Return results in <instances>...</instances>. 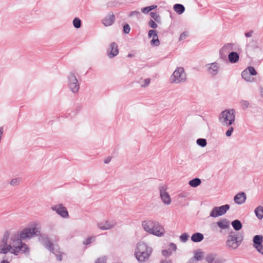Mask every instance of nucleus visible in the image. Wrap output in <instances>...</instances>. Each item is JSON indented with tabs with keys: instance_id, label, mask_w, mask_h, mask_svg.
I'll use <instances>...</instances> for the list:
<instances>
[{
	"instance_id": "obj_1",
	"label": "nucleus",
	"mask_w": 263,
	"mask_h": 263,
	"mask_svg": "<svg viewBox=\"0 0 263 263\" xmlns=\"http://www.w3.org/2000/svg\"><path fill=\"white\" fill-rule=\"evenodd\" d=\"M9 251L17 255L19 253H28L29 249L25 243L15 240L12 235L9 239L8 235L5 234L0 242V253L6 254Z\"/></svg>"
},
{
	"instance_id": "obj_2",
	"label": "nucleus",
	"mask_w": 263,
	"mask_h": 263,
	"mask_svg": "<svg viewBox=\"0 0 263 263\" xmlns=\"http://www.w3.org/2000/svg\"><path fill=\"white\" fill-rule=\"evenodd\" d=\"M41 226L36 222L33 223L32 227L26 228L16 235H12L15 240H19L21 242L22 240L30 239L34 236L39 235L41 233Z\"/></svg>"
},
{
	"instance_id": "obj_3",
	"label": "nucleus",
	"mask_w": 263,
	"mask_h": 263,
	"mask_svg": "<svg viewBox=\"0 0 263 263\" xmlns=\"http://www.w3.org/2000/svg\"><path fill=\"white\" fill-rule=\"evenodd\" d=\"M142 227L149 234L160 237L164 235V228L157 221L151 220L143 221Z\"/></svg>"
},
{
	"instance_id": "obj_4",
	"label": "nucleus",
	"mask_w": 263,
	"mask_h": 263,
	"mask_svg": "<svg viewBox=\"0 0 263 263\" xmlns=\"http://www.w3.org/2000/svg\"><path fill=\"white\" fill-rule=\"evenodd\" d=\"M152 252V249L145 243L140 242L137 243L135 251V255L139 262L147 261Z\"/></svg>"
},
{
	"instance_id": "obj_5",
	"label": "nucleus",
	"mask_w": 263,
	"mask_h": 263,
	"mask_svg": "<svg viewBox=\"0 0 263 263\" xmlns=\"http://www.w3.org/2000/svg\"><path fill=\"white\" fill-rule=\"evenodd\" d=\"M236 112L233 109H227L221 111L218 117L219 123L224 126H229L235 121Z\"/></svg>"
},
{
	"instance_id": "obj_6",
	"label": "nucleus",
	"mask_w": 263,
	"mask_h": 263,
	"mask_svg": "<svg viewBox=\"0 0 263 263\" xmlns=\"http://www.w3.org/2000/svg\"><path fill=\"white\" fill-rule=\"evenodd\" d=\"M243 239V236L242 234L231 231L227 237L226 246L228 249L235 250L241 245Z\"/></svg>"
},
{
	"instance_id": "obj_7",
	"label": "nucleus",
	"mask_w": 263,
	"mask_h": 263,
	"mask_svg": "<svg viewBox=\"0 0 263 263\" xmlns=\"http://www.w3.org/2000/svg\"><path fill=\"white\" fill-rule=\"evenodd\" d=\"M186 80V73L184 68L181 67H177L170 77L171 82L175 84L183 83Z\"/></svg>"
},
{
	"instance_id": "obj_8",
	"label": "nucleus",
	"mask_w": 263,
	"mask_h": 263,
	"mask_svg": "<svg viewBox=\"0 0 263 263\" xmlns=\"http://www.w3.org/2000/svg\"><path fill=\"white\" fill-rule=\"evenodd\" d=\"M40 240L41 241L42 243L45 247H46L47 249H48L50 251L52 252L56 255L57 258L58 260L61 261L62 260V256L60 252L59 251V247H54L52 243H51L48 237L44 236H41Z\"/></svg>"
},
{
	"instance_id": "obj_9",
	"label": "nucleus",
	"mask_w": 263,
	"mask_h": 263,
	"mask_svg": "<svg viewBox=\"0 0 263 263\" xmlns=\"http://www.w3.org/2000/svg\"><path fill=\"white\" fill-rule=\"evenodd\" d=\"M230 205L225 204L220 206H215L211 211L210 216L212 217H217L222 216L226 214L230 209Z\"/></svg>"
},
{
	"instance_id": "obj_10",
	"label": "nucleus",
	"mask_w": 263,
	"mask_h": 263,
	"mask_svg": "<svg viewBox=\"0 0 263 263\" xmlns=\"http://www.w3.org/2000/svg\"><path fill=\"white\" fill-rule=\"evenodd\" d=\"M257 74V72L254 68L252 66H249L245 69L241 73L242 78L247 82H252L254 81V79L252 77L253 76Z\"/></svg>"
},
{
	"instance_id": "obj_11",
	"label": "nucleus",
	"mask_w": 263,
	"mask_h": 263,
	"mask_svg": "<svg viewBox=\"0 0 263 263\" xmlns=\"http://www.w3.org/2000/svg\"><path fill=\"white\" fill-rule=\"evenodd\" d=\"M167 187L165 185H161L159 187L160 196L162 202L168 205L171 203V198L168 192H166Z\"/></svg>"
},
{
	"instance_id": "obj_12",
	"label": "nucleus",
	"mask_w": 263,
	"mask_h": 263,
	"mask_svg": "<svg viewBox=\"0 0 263 263\" xmlns=\"http://www.w3.org/2000/svg\"><path fill=\"white\" fill-rule=\"evenodd\" d=\"M263 236L262 235H255L253 238V247L263 255Z\"/></svg>"
},
{
	"instance_id": "obj_13",
	"label": "nucleus",
	"mask_w": 263,
	"mask_h": 263,
	"mask_svg": "<svg viewBox=\"0 0 263 263\" xmlns=\"http://www.w3.org/2000/svg\"><path fill=\"white\" fill-rule=\"evenodd\" d=\"M116 222L114 220H105L98 222L97 227L102 230H108L115 227Z\"/></svg>"
},
{
	"instance_id": "obj_14",
	"label": "nucleus",
	"mask_w": 263,
	"mask_h": 263,
	"mask_svg": "<svg viewBox=\"0 0 263 263\" xmlns=\"http://www.w3.org/2000/svg\"><path fill=\"white\" fill-rule=\"evenodd\" d=\"M148 37L151 39L150 44L152 46H158L160 45V41L157 31L150 30L148 32Z\"/></svg>"
},
{
	"instance_id": "obj_15",
	"label": "nucleus",
	"mask_w": 263,
	"mask_h": 263,
	"mask_svg": "<svg viewBox=\"0 0 263 263\" xmlns=\"http://www.w3.org/2000/svg\"><path fill=\"white\" fill-rule=\"evenodd\" d=\"M119 52L118 46L115 43L112 42L109 46L107 49V55L109 58H113L117 56Z\"/></svg>"
},
{
	"instance_id": "obj_16",
	"label": "nucleus",
	"mask_w": 263,
	"mask_h": 263,
	"mask_svg": "<svg viewBox=\"0 0 263 263\" xmlns=\"http://www.w3.org/2000/svg\"><path fill=\"white\" fill-rule=\"evenodd\" d=\"M53 211L56 212L63 218H67L68 217V213L65 207L62 204H58L51 207Z\"/></svg>"
},
{
	"instance_id": "obj_17",
	"label": "nucleus",
	"mask_w": 263,
	"mask_h": 263,
	"mask_svg": "<svg viewBox=\"0 0 263 263\" xmlns=\"http://www.w3.org/2000/svg\"><path fill=\"white\" fill-rule=\"evenodd\" d=\"M206 67L208 72L212 75L217 74L220 68L219 64L216 62L209 64L206 65Z\"/></svg>"
},
{
	"instance_id": "obj_18",
	"label": "nucleus",
	"mask_w": 263,
	"mask_h": 263,
	"mask_svg": "<svg viewBox=\"0 0 263 263\" xmlns=\"http://www.w3.org/2000/svg\"><path fill=\"white\" fill-rule=\"evenodd\" d=\"M205 260L208 263H220V259L217 257L216 253H209L205 257Z\"/></svg>"
},
{
	"instance_id": "obj_19",
	"label": "nucleus",
	"mask_w": 263,
	"mask_h": 263,
	"mask_svg": "<svg viewBox=\"0 0 263 263\" xmlns=\"http://www.w3.org/2000/svg\"><path fill=\"white\" fill-rule=\"evenodd\" d=\"M247 197L243 192L237 194L234 198L235 202L237 204H242L246 201Z\"/></svg>"
},
{
	"instance_id": "obj_20",
	"label": "nucleus",
	"mask_w": 263,
	"mask_h": 263,
	"mask_svg": "<svg viewBox=\"0 0 263 263\" xmlns=\"http://www.w3.org/2000/svg\"><path fill=\"white\" fill-rule=\"evenodd\" d=\"M114 21V15L112 14H109L103 20L102 23L105 26H109L113 24Z\"/></svg>"
},
{
	"instance_id": "obj_21",
	"label": "nucleus",
	"mask_w": 263,
	"mask_h": 263,
	"mask_svg": "<svg viewBox=\"0 0 263 263\" xmlns=\"http://www.w3.org/2000/svg\"><path fill=\"white\" fill-rule=\"evenodd\" d=\"M77 82H78V81L75 74L72 72H69L67 75V85Z\"/></svg>"
},
{
	"instance_id": "obj_22",
	"label": "nucleus",
	"mask_w": 263,
	"mask_h": 263,
	"mask_svg": "<svg viewBox=\"0 0 263 263\" xmlns=\"http://www.w3.org/2000/svg\"><path fill=\"white\" fill-rule=\"evenodd\" d=\"M228 59L231 63H235L238 61L239 56L237 52H231L228 55Z\"/></svg>"
},
{
	"instance_id": "obj_23",
	"label": "nucleus",
	"mask_w": 263,
	"mask_h": 263,
	"mask_svg": "<svg viewBox=\"0 0 263 263\" xmlns=\"http://www.w3.org/2000/svg\"><path fill=\"white\" fill-rule=\"evenodd\" d=\"M204 238L203 235L200 233H195L191 237V240L195 242L201 241Z\"/></svg>"
},
{
	"instance_id": "obj_24",
	"label": "nucleus",
	"mask_w": 263,
	"mask_h": 263,
	"mask_svg": "<svg viewBox=\"0 0 263 263\" xmlns=\"http://www.w3.org/2000/svg\"><path fill=\"white\" fill-rule=\"evenodd\" d=\"M68 86L70 91L73 93H76L79 90L80 86L79 82L68 84Z\"/></svg>"
},
{
	"instance_id": "obj_25",
	"label": "nucleus",
	"mask_w": 263,
	"mask_h": 263,
	"mask_svg": "<svg viewBox=\"0 0 263 263\" xmlns=\"http://www.w3.org/2000/svg\"><path fill=\"white\" fill-rule=\"evenodd\" d=\"M254 213L258 219H262L263 218V207L261 205L257 206L255 209Z\"/></svg>"
},
{
	"instance_id": "obj_26",
	"label": "nucleus",
	"mask_w": 263,
	"mask_h": 263,
	"mask_svg": "<svg viewBox=\"0 0 263 263\" xmlns=\"http://www.w3.org/2000/svg\"><path fill=\"white\" fill-rule=\"evenodd\" d=\"M231 224L235 231H239L242 228V224L240 220L236 219L232 221Z\"/></svg>"
},
{
	"instance_id": "obj_27",
	"label": "nucleus",
	"mask_w": 263,
	"mask_h": 263,
	"mask_svg": "<svg viewBox=\"0 0 263 263\" xmlns=\"http://www.w3.org/2000/svg\"><path fill=\"white\" fill-rule=\"evenodd\" d=\"M173 8L174 11L178 14H181L185 10L184 7L181 4H175Z\"/></svg>"
},
{
	"instance_id": "obj_28",
	"label": "nucleus",
	"mask_w": 263,
	"mask_h": 263,
	"mask_svg": "<svg viewBox=\"0 0 263 263\" xmlns=\"http://www.w3.org/2000/svg\"><path fill=\"white\" fill-rule=\"evenodd\" d=\"M217 226L222 229H226L229 228V222L227 221L226 219H223L222 220H220L217 222Z\"/></svg>"
},
{
	"instance_id": "obj_29",
	"label": "nucleus",
	"mask_w": 263,
	"mask_h": 263,
	"mask_svg": "<svg viewBox=\"0 0 263 263\" xmlns=\"http://www.w3.org/2000/svg\"><path fill=\"white\" fill-rule=\"evenodd\" d=\"M203 257V253L200 250H197L194 252V255L193 258L197 260L200 261L202 259Z\"/></svg>"
},
{
	"instance_id": "obj_30",
	"label": "nucleus",
	"mask_w": 263,
	"mask_h": 263,
	"mask_svg": "<svg viewBox=\"0 0 263 263\" xmlns=\"http://www.w3.org/2000/svg\"><path fill=\"white\" fill-rule=\"evenodd\" d=\"M196 143L197 144L201 147H204L207 145V142L205 139L203 138H199L196 140Z\"/></svg>"
},
{
	"instance_id": "obj_31",
	"label": "nucleus",
	"mask_w": 263,
	"mask_h": 263,
	"mask_svg": "<svg viewBox=\"0 0 263 263\" xmlns=\"http://www.w3.org/2000/svg\"><path fill=\"white\" fill-rule=\"evenodd\" d=\"M151 16L158 23H161V20L160 15L156 12H151Z\"/></svg>"
},
{
	"instance_id": "obj_32",
	"label": "nucleus",
	"mask_w": 263,
	"mask_h": 263,
	"mask_svg": "<svg viewBox=\"0 0 263 263\" xmlns=\"http://www.w3.org/2000/svg\"><path fill=\"white\" fill-rule=\"evenodd\" d=\"M150 82L151 80L149 79H142L139 81V84L142 87H146L149 85Z\"/></svg>"
},
{
	"instance_id": "obj_33",
	"label": "nucleus",
	"mask_w": 263,
	"mask_h": 263,
	"mask_svg": "<svg viewBox=\"0 0 263 263\" xmlns=\"http://www.w3.org/2000/svg\"><path fill=\"white\" fill-rule=\"evenodd\" d=\"M72 23H73V26L76 28H79L81 26V20L78 18H75L73 20Z\"/></svg>"
},
{
	"instance_id": "obj_34",
	"label": "nucleus",
	"mask_w": 263,
	"mask_h": 263,
	"mask_svg": "<svg viewBox=\"0 0 263 263\" xmlns=\"http://www.w3.org/2000/svg\"><path fill=\"white\" fill-rule=\"evenodd\" d=\"M189 235L186 233H183L180 236L181 241L183 242H186L188 240Z\"/></svg>"
},
{
	"instance_id": "obj_35",
	"label": "nucleus",
	"mask_w": 263,
	"mask_h": 263,
	"mask_svg": "<svg viewBox=\"0 0 263 263\" xmlns=\"http://www.w3.org/2000/svg\"><path fill=\"white\" fill-rule=\"evenodd\" d=\"M95 240V237H90L88 238L87 239H86L84 241L83 243L85 245H87L91 243Z\"/></svg>"
},
{
	"instance_id": "obj_36",
	"label": "nucleus",
	"mask_w": 263,
	"mask_h": 263,
	"mask_svg": "<svg viewBox=\"0 0 263 263\" xmlns=\"http://www.w3.org/2000/svg\"><path fill=\"white\" fill-rule=\"evenodd\" d=\"M148 24L149 27L153 29H155L158 27L157 24L153 20H149Z\"/></svg>"
},
{
	"instance_id": "obj_37",
	"label": "nucleus",
	"mask_w": 263,
	"mask_h": 263,
	"mask_svg": "<svg viewBox=\"0 0 263 263\" xmlns=\"http://www.w3.org/2000/svg\"><path fill=\"white\" fill-rule=\"evenodd\" d=\"M162 254L164 256H169L172 254V252L169 250H164L162 251Z\"/></svg>"
},
{
	"instance_id": "obj_38",
	"label": "nucleus",
	"mask_w": 263,
	"mask_h": 263,
	"mask_svg": "<svg viewBox=\"0 0 263 263\" xmlns=\"http://www.w3.org/2000/svg\"><path fill=\"white\" fill-rule=\"evenodd\" d=\"M234 130V128L232 127H230L227 130L226 135L227 137H229L232 135V134Z\"/></svg>"
},
{
	"instance_id": "obj_39",
	"label": "nucleus",
	"mask_w": 263,
	"mask_h": 263,
	"mask_svg": "<svg viewBox=\"0 0 263 263\" xmlns=\"http://www.w3.org/2000/svg\"><path fill=\"white\" fill-rule=\"evenodd\" d=\"M95 263H106V257L104 256L98 258Z\"/></svg>"
},
{
	"instance_id": "obj_40",
	"label": "nucleus",
	"mask_w": 263,
	"mask_h": 263,
	"mask_svg": "<svg viewBox=\"0 0 263 263\" xmlns=\"http://www.w3.org/2000/svg\"><path fill=\"white\" fill-rule=\"evenodd\" d=\"M201 182H189V184L194 187L199 186Z\"/></svg>"
},
{
	"instance_id": "obj_41",
	"label": "nucleus",
	"mask_w": 263,
	"mask_h": 263,
	"mask_svg": "<svg viewBox=\"0 0 263 263\" xmlns=\"http://www.w3.org/2000/svg\"><path fill=\"white\" fill-rule=\"evenodd\" d=\"M130 28L128 25H125L123 27V31L125 33H128L130 31Z\"/></svg>"
},
{
	"instance_id": "obj_42",
	"label": "nucleus",
	"mask_w": 263,
	"mask_h": 263,
	"mask_svg": "<svg viewBox=\"0 0 263 263\" xmlns=\"http://www.w3.org/2000/svg\"><path fill=\"white\" fill-rule=\"evenodd\" d=\"M189 195V194L186 192H182L178 194V198H185Z\"/></svg>"
},
{
	"instance_id": "obj_43",
	"label": "nucleus",
	"mask_w": 263,
	"mask_h": 263,
	"mask_svg": "<svg viewBox=\"0 0 263 263\" xmlns=\"http://www.w3.org/2000/svg\"><path fill=\"white\" fill-rule=\"evenodd\" d=\"M176 249H177V247H176V246L175 244H174L173 243H171L170 244L169 248H168L169 250H172L173 251H176Z\"/></svg>"
},
{
	"instance_id": "obj_44",
	"label": "nucleus",
	"mask_w": 263,
	"mask_h": 263,
	"mask_svg": "<svg viewBox=\"0 0 263 263\" xmlns=\"http://www.w3.org/2000/svg\"><path fill=\"white\" fill-rule=\"evenodd\" d=\"M141 11L143 13L147 14L149 12L151 11V10H149V8H148V7H146L142 8Z\"/></svg>"
},
{
	"instance_id": "obj_45",
	"label": "nucleus",
	"mask_w": 263,
	"mask_h": 263,
	"mask_svg": "<svg viewBox=\"0 0 263 263\" xmlns=\"http://www.w3.org/2000/svg\"><path fill=\"white\" fill-rule=\"evenodd\" d=\"M249 103L247 101H243L241 102V105L245 108H247L249 106Z\"/></svg>"
},
{
	"instance_id": "obj_46",
	"label": "nucleus",
	"mask_w": 263,
	"mask_h": 263,
	"mask_svg": "<svg viewBox=\"0 0 263 263\" xmlns=\"http://www.w3.org/2000/svg\"><path fill=\"white\" fill-rule=\"evenodd\" d=\"M9 185L16 186L18 185V182H9L7 184L6 186H8Z\"/></svg>"
},
{
	"instance_id": "obj_47",
	"label": "nucleus",
	"mask_w": 263,
	"mask_h": 263,
	"mask_svg": "<svg viewBox=\"0 0 263 263\" xmlns=\"http://www.w3.org/2000/svg\"><path fill=\"white\" fill-rule=\"evenodd\" d=\"M186 36L187 34L185 33H183L180 35L179 40H181L184 39L186 37Z\"/></svg>"
},
{
	"instance_id": "obj_48",
	"label": "nucleus",
	"mask_w": 263,
	"mask_h": 263,
	"mask_svg": "<svg viewBox=\"0 0 263 263\" xmlns=\"http://www.w3.org/2000/svg\"><path fill=\"white\" fill-rule=\"evenodd\" d=\"M110 160H111V158L110 157H108V158H105L104 160V162L106 164H107L110 162Z\"/></svg>"
},
{
	"instance_id": "obj_49",
	"label": "nucleus",
	"mask_w": 263,
	"mask_h": 263,
	"mask_svg": "<svg viewBox=\"0 0 263 263\" xmlns=\"http://www.w3.org/2000/svg\"><path fill=\"white\" fill-rule=\"evenodd\" d=\"M157 7V5H152L151 6H149L148 8H149V10L151 11L155 9V8H156Z\"/></svg>"
},
{
	"instance_id": "obj_50",
	"label": "nucleus",
	"mask_w": 263,
	"mask_h": 263,
	"mask_svg": "<svg viewBox=\"0 0 263 263\" xmlns=\"http://www.w3.org/2000/svg\"><path fill=\"white\" fill-rule=\"evenodd\" d=\"M161 263H172V261L171 260L165 259L164 260H162Z\"/></svg>"
},
{
	"instance_id": "obj_51",
	"label": "nucleus",
	"mask_w": 263,
	"mask_h": 263,
	"mask_svg": "<svg viewBox=\"0 0 263 263\" xmlns=\"http://www.w3.org/2000/svg\"><path fill=\"white\" fill-rule=\"evenodd\" d=\"M1 263H9V262L6 260H3L1 261Z\"/></svg>"
},
{
	"instance_id": "obj_52",
	"label": "nucleus",
	"mask_w": 263,
	"mask_h": 263,
	"mask_svg": "<svg viewBox=\"0 0 263 263\" xmlns=\"http://www.w3.org/2000/svg\"><path fill=\"white\" fill-rule=\"evenodd\" d=\"M191 181H200V180L198 178H196L192 180Z\"/></svg>"
},
{
	"instance_id": "obj_53",
	"label": "nucleus",
	"mask_w": 263,
	"mask_h": 263,
	"mask_svg": "<svg viewBox=\"0 0 263 263\" xmlns=\"http://www.w3.org/2000/svg\"><path fill=\"white\" fill-rule=\"evenodd\" d=\"M260 94L263 97V89H260Z\"/></svg>"
},
{
	"instance_id": "obj_54",
	"label": "nucleus",
	"mask_w": 263,
	"mask_h": 263,
	"mask_svg": "<svg viewBox=\"0 0 263 263\" xmlns=\"http://www.w3.org/2000/svg\"><path fill=\"white\" fill-rule=\"evenodd\" d=\"M246 36H249V34H248V33H246Z\"/></svg>"
},
{
	"instance_id": "obj_55",
	"label": "nucleus",
	"mask_w": 263,
	"mask_h": 263,
	"mask_svg": "<svg viewBox=\"0 0 263 263\" xmlns=\"http://www.w3.org/2000/svg\"><path fill=\"white\" fill-rule=\"evenodd\" d=\"M246 36H249V34H248V33H246Z\"/></svg>"
},
{
	"instance_id": "obj_56",
	"label": "nucleus",
	"mask_w": 263,
	"mask_h": 263,
	"mask_svg": "<svg viewBox=\"0 0 263 263\" xmlns=\"http://www.w3.org/2000/svg\"><path fill=\"white\" fill-rule=\"evenodd\" d=\"M128 57H131V55H130V54H129V55H128Z\"/></svg>"
}]
</instances>
